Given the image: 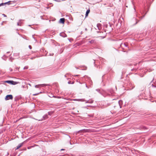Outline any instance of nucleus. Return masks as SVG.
Segmentation results:
<instances>
[{
	"instance_id": "f8f14e48",
	"label": "nucleus",
	"mask_w": 156,
	"mask_h": 156,
	"mask_svg": "<svg viewBox=\"0 0 156 156\" xmlns=\"http://www.w3.org/2000/svg\"><path fill=\"white\" fill-rule=\"evenodd\" d=\"M119 103L120 106V108H121V105L122 103V100H120L119 101Z\"/></svg>"
},
{
	"instance_id": "7c9ffc66",
	"label": "nucleus",
	"mask_w": 156,
	"mask_h": 156,
	"mask_svg": "<svg viewBox=\"0 0 156 156\" xmlns=\"http://www.w3.org/2000/svg\"><path fill=\"white\" fill-rule=\"evenodd\" d=\"M34 38V39L35 40H36H36L34 38V37H33Z\"/></svg>"
},
{
	"instance_id": "ddd939ff",
	"label": "nucleus",
	"mask_w": 156,
	"mask_h": 156,
	"mask_svg": "<svg viewBox=\"0 0 156 156\" xmlns=\"http://www.w3.org/2000/svg\"><path fill=\"white\" fill-rule=\"evenodd\" d=\"M90 11L89 9L87 10V11L86 13V14H85L86 16H87L88 15V14L90 12Z\"/></svg>"
},
{
	"instance_id": "1a4fd4ad",
	"label": "nucleus",
	"mask_w": 156,
	"mask_h": 156,
	"mask_svg": "<svg viewBox=\"0 0 156 156\" xmlns=\"http://www.w3.org/2000/svg\"><path fill=\"white\" fill-rule=\"evenodd\" d=\"M93 102V101L92 100H89L87 101L86 102V103H92Z\"/></svg>"
},
{
	"instance_id": "2f4dec72",
	"label": "nucleus",
	"mask_w": 156,
	"mask_h": 156,
	"mask_svg": "<svg viewBox=\"0 0 156 156\" xmlns=\"http://www.w3.org/2000/svg\"><path fill=\"white\" fill-rule=\"evenodd\" d=\"M52 97H55V96H52Z\"/></svg>"
},
{
	"instance_id": "b1692460",
	"label": "nucleus",
	"mask_w": 156,
	"mask_h": 156,
	"mask_svg": "<svg viewBox=\"0 0 156 156\" xmlns=\"http://www.w3.org/2000/svg\"><path fill=\"white\" fill-rule=\"evenodd\" d=\"M68 83L69 84H71V81H69L68 82Z\"/></svg>"
},
{
	"instance_id": "a211bd4d",
	"label": "nucleus",
	"mask_w": 156,
	"mask_h": 156,
	"mask_svg": "<svg viewBox=\"0 0 156 156\" xmlns=\"http://www.w3.org/2000/svg\"><path fill=\"white\" fill-rule=\"evenodd\" d=\"M28 69V67L27 66H25V67H24L23 69Z\"/></svg>"
},
{
	"instance_id": "c756f323",
	"label": "nucleus",
	"mask_w": 156,
	"mask_h": 156,
	"mask_svg": "<svg viewBox=\"0 0 156 156\" xmlns=\"http://www.w3.org/2000/svg\"><path fill=\"white\" fill-rule=\"evenodd\" d=\"M74 83V82H73L72 83H71V84H73Z\"/></svg>"
},
{
	"instance_id": "7ed1b4c3",
	"label": "nucleus",
	"mask_w": 156,
	"mask_h": 156,
	"mask_svg": "<svg viewBox=\"0 0 156 156\" xmlns=\"http://www.w3.org/2000/svg\"><path fill=\"white\" fill-rule=\"evenodd\" d=\"M5 82L11 84H14V82L12 80H7Z\"/></svg>"
},
{
	"instance_id": "9d476101",
	"label": "nucleus",
	"mask_w": 156,
	"mask_h": 156,
	"mask_svg": "<svg viewBox=\"0 0 156 156\" xmlns=\"http://www.w3.org/2000/svg\"><path fill=\"white\" fill-rule=\"evenodd\" d=\"M73 100L78 101H85V100L84 99H77V100L75 99Z\"/></svg>"
},
{
	"instance_id": "4468645a",
	"label": "nucleus",
	"mask_w": 156,
	"mask_h": 156,
	"mask_svg": "<svg viewBox=\"0 0 156 156\" xmlns=\"http://www.w3.org/2000/svg\"><path fill=\"white\" fill-rule=\"evenodd\" d=\"M21 20H19V22L17 23V25L21 26V24L22 23L21 22Z\"/></svg>"
},
{
	"instance_id": "20e7f679",
	"label": "nucleus",
	"mask_w": 156,
	"mask_h": 156,
	"mask_svg": "<svg viewBox=\"0 0 156 156\" xmlns=\"http://www.w3.org/2000/svg\"><path fill=\"white\" fill-rule=\"evenodd\" d=\"M60 36L63 37H67V35L66 34L63 32L61 33L60 34Z\"/></svg>"
},
{
	"instance_id": "dca6fc26",
	"label": "nucleus",
	"mask_w": 156,
	"mask_h": 156,
	"mask_svg": "<svg viewBox=\"0 0 156 156\" xmlns=\"http://www.w3.org/2000/svg\"><path fill=\"white\" fill-rule=\"evenodd\" d=\"M20 55L19 53H16L14 54V56H19Z\"/></svg>"
},
{
	"instance_id": "5701e85b",
	"label": "nucleus",
	"mask_w": 156,
	"mask_h": 156,
	"mask_svg": "<svg viewBox=\"0 0 156 156\" xmlns=\"http://www.w3.org/2000/svg\"><path fill=\"white\" fill-rule=\"evenodd\" d=\"M2 15L4 17H6V16L5 14H3Z\"/></svg>"
},
{
	"instance_id": "9b49d317",
	"label": "nucleus",
	"mask_w": 156,
	"mask_h": 156,
	"mask_svg": "<svg viewBox=\"0 0 156 156\" xmlns=\"http://www.w3.org/2000/svg\"><path fill=\"white\" fill-rule=\"evenodd\" d=\"M11 1H9L7 2H5V3H1L0 4V6H2L3 5H5V4H6L7 3H9Z\"/></svg>"
},
{
	"instance_id": "e433bc0d",
	"label": "nucleus",
	"mask_w": 156,
	"mask_h": 156,
	"mask_svg": "<svg viewBox=\"0 0 156 156\" xmlns=\"http://www.w3.org/2000/svg\"><path fill=\"white\" fill-rule=\"evenodd\" d=\"M65 77H66V75H65Z\"/></svg>"
},
{
	"instance_id": "6ab92c4d",
	"label": "nucleus",
	"mask_w": 156,
	"mask_h": 156,
	"mask_svg": "<svg viewBox=\"0 0 156 156\" xmlns=\"http://www.w3.org/2000/svg\"><path fill=\"white\" fill-rule=\"evenodd\" d=\"M13 59V58H12V57H10L9 58V60L11 62H12Z\"/></svg>"
},
{
	"instance_id": "423d86ee",
	"label": "nucleus",
	"mask_w": 156,
	"mask_h": 156,
	"mask_svg": "<svg viewBox=\"0 0 156 156\" xmlns=\"http://www.w3.org/2000/svg\"><path fill=\"white\" fill-rule=\"evenodd\" d=\"M46 85H47L46 84H39V85H35V87H36V88H37L39 87V86H41L42 87H43V86H46Z\"/></svg>"
},
{
	"instance_id": "a878e982",
	"label": "nucleus",
	"mask_w": 156,
	"mask_h": 156,
	"mask_svg": "<svg viewBox=\"0 0 156 156\" xmlns=\"http://www.w3.org/2000/svg\"><path fill=\"white\" fill-rule=\"evenodd\" d=\"M53 55V54H50V55Z\"/></svg>"
},
{
	"instance_id": "473e14b6",
	"label": "nucleus",
	"mask_w": 156,
	"mask_h": 156,
	"mask_svg": "<svg viewBox=\"0 0 156 156\" xmlns=\"http://www.w3.org/2000/svg\"><path fill=\"white\" fill-rule=\"evenodd\" d=\"M134 87V86H133V87H132V89Z\"/></svg>"
},
{
	"instance_id": "412c9836",
	"label": "nucleus",
	"mask_w": 156,
	"mask_h": 156,
	"mask_svg": "<svg viewBox=\"0 0 156 156\" xmlns=\"http://www.w3.org/2000/svg\"><path fill=\"white\" fill-rule=\"evenodd\" d=\"M123 45L126 47H127V45H126L124 43L123 44Z\"/></svg>"
},
{
	"instance_id": "c9c22d12",
	"label": "nucleus",
	"mask_w": 156,
	"mask_h": 156,
	"mask_svg": "<svg viewBox=\"0 0 156 156\" xmlns=\"http://www.w3.org/2000/svg\"><path fill=\"white\" fill-rule=\"evenodd\" d=\"M79 82V83H80V84H81V83L80 82Z\"/></svg>"
},
{
	"instance_id": "4be33fe9",
	"label": "nucleus",
	"mask_w": 156,
	"mask_h": 156,
	"mask_svg": "<svg viewBox=\"0 0 156 156\" xmlns=\"http://www.w3.org/2000/svg\"><path fill=\"white\" fill-rule=\"evenodd\" d=\"M96 90L98 92H99V91H100V90H99V89H97Z\"/></svg>"
},
{
	"instance_id": "58836bf2",
	"label": "nucleus",
	"mask_w": 156,
	"mask_h": 156,
	"mask_svg": "<svg viewBox=\"0 0 156 156\" xmlns=\"http://www.w3.org/2000/svg\"><path fill=\"white\" fill-rule=\"evenodd\" d=\"M11 70L12 71V69H11Z\"/></svg>"
},
{
	"instance_id": "c85d7f7f",
	"label": "nucleus",
	"mask_w": 156,
	"mask_h": 156,
	"mask_svg": "<svg viewBox=\"0 0 156 156\" xmlns=\"http://www.w3.org/2000/svg\"><path fill=\"white\" fill-rule=\"evenodd\" d=\"M10 52L9 51H8L7 52V53H9Z\"/></svg>"
},
{
	"instance_id": "cd10ccee",
	"label": "nucleus",
	"mask_w": 156,
	"mask_h": 156,
	"mask_svg": "<svg viewBox=\"0 0 156 156\" xmlns=\"http://www.w3.org/2000/svg\"><path fill=\"white\" fill-rule=\"evenodd\" d=\"M48 114L49 115H50V112H48Z\"/></svg>"
},
{
	"instance_id": "4c0bfd02",
	"label": "nucleus",
	"mask_w": 156,
	"mask_h": 156,
	"mask_svg": "<svg viewBox=\"0 0 156 156\" xmlns=\"http://www.w3.org/2000/svg\"><path fill=\"white\" fill-rule=\"evenodd\" d=\"M11 70L12 71V69H11Z\"/></svg>"
},
{
	"instance_id": "393cba45",
	"label": "nucleus",
	"mask_w": 156,
	"mask_h": 156,
	"mask_svg": "<svg viewBox=\"0 0 156 156\" xmlns=\"http://www.w3.org/2000/svg\"><path fill=\"white\" fill-rule=\"evenodd\" d=\"M85 86H86V87H87V88H89V87H87V84H85Z\"/></svg>"
},
{
	"instance_id": "f3484780",
	"label": "nucleus",
	"mask_w": 156,
	"mask_h": 156,
	"mask_svg": "<svg viewBox=\"0 0 156 156\" xmlns=\"http://www.w3.org/2000/svg\"><path fill=\"white\" fill-rule=\"evenodd\" d=\"M94 42V41L93 40H92L89 41V42L90 43H93Z\"/></svg>"
},
{
	"instance_id": "bb28decb",
	"label": "nucleus",
	"mask_w": 156,
	"mask_h": 156,
	"mask_svg": "<svg viewBox=\"0 0 156 156\" xmlns=\"http://www.w3.org/2000/svg\"><path fill=\"white\" fill-rule=\"evenodd\" d=\"M85 31H87V28H85Z\"/></svg>"
},
{
	"instance_id": "f704fd0d",
	"label": "nucleus",
	"mask_w": 156,
	"mask_h": 156,
	"mask_svg": "<svg viewBox=\"0 0 156 156\" xmlns=\"http://www.w3.org/2000/svg\"><path fill=\"white\" fill-rule=\"evenodd\" d=\"M94 64H95V62L94 60Z\"/></svg>"
},
{
	"instance_id": "72a5a7b5",
	"label": "nucleus",
	"mask_w": 156,
	"mask_h": 156,
	"mask_svg": "<svg viewBox=\"0 0 156 156\" xmlns=\"http://www.w3.org/2000/svg\"><path fill=\"white\" fill-rule=\"evenodd\" d=\"M64 150V149H61V150Z\"/></svg>"
},
{
	"instance_id": "0eeeda50",
	"label": "nucleus",
	"mask_w": 156,
	"mask_h": 156,
	"mask_svg": "<svg viewBox=\"0 0 156 156\" xmlns=\"http://www.w3.org/2000/svg\"><path fill=\"white\" fill-rule=\"evenodd\" d=\"M65 19L64 18H61L60 20L59 21L60 23H64Z\"/></svg>"
},
{
	"instance_id": "39448f33",
	"label": "nucleus",
	"mask_w": 156,
	"mask_h": 156,
	"mask_svg": "<svg viewBox=\"0 0 156 156\" xmlns=\"http://www.w3.org/2000/svg\"><path fill=\"white\" fill-rule=\"evenodd\" d=\"M23 142L22 143L20 144H19L16 147V150L18 149L20 147H21L23 145Z\"/></svg>"
},
{
	"instance_id": "f257e3e1",
	"label": "nucleus",
	"mask_w": 156,
	"mask_h": 156,
	"mask_svg": "<svg viewBox=\"0 0 156 156\" xmlns=\"http://www.w3.org/2000/svg\"><path fill=\"white\" fill-rule=\"evenodd\" d=\"M13 98V96L12 95H8L6 96L5 98V100H12Z\"/></svg>"
},
{
	"instance_id": "2eb2a0df",
	"label": "nucleus",
	"mask_w": 156,
	"mask_h": 156,
	"mask_svg": "<svg viewBox=\"0 0 156 156\" xmlns=\"http://www.w3.org/2000/svg\"><path fill=\"white\" fill-rule=\"evenodd\" d=\"M20 99V98L19 97L16 96L15 98V101H18Z\"/></svg>"
},
{
	"instance_id": "6e6552de",
	"label": "nucleus",
	"mask_w": 156,
	"mask_h": 156,
	"mask_svg": "<svg viewBox=\"0 0 156 156\" xmlns=\"http://www.w3.org/2000/svg\"><path fill=\"white\" fill-rule=\"evenodd\" d=\"M97 26L98 30H100L101 28V25L100 23L97 24Z\"/></svg>"
},
{
	"instance_id": "f03ea898",
	"label": "nucleus",
	"mask_w": 156,
	"mask_h": 156,
	"mask_svg": "<svg viewBox=\"0 0 156 156\" xmlns=\"http://www.w3.org/2000/svg\"><path fill=\"white\" fill-rule=\"evenodd\" d=\"M48 118V115L47 114H45L43 116V117L42 119H37V120L39 121H42L43 120H45V119H47V118Z\"/></svg>"
},
{
	"instance_id": "aec40b11",
	"label": "nucleus",
	"mask_w": 156,
	"mask_h": 156,
	"mask_svg": "<svg viewBox=\"0 0 156 156\" xmlns=\"http://www.w3.org/2000/svg\"><path fill=\"white\" fill-rule=\"evenodd\" d=\"M29 48L30 49H32V47L31 45H29Z\"/></svg>"
}]
</instances>
